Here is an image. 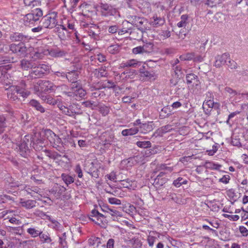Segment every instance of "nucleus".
Wrapping results in <instances>:
<instances>
[{
  "label": "nucleus",
  "mask_w": 248,
  "mask_h": 248,
  "mask_svg": "<svg viewBox=\"0 0 248 248\" xmlns=\"http://www.w3.org/2000/svg\"><path fill=\"white\" fill-rule=\"evenodd\" d=\"M157 77V75L153 71H141L140 78L143 80H155Z\"/></svg>",
  "instance_id": "obj_16"
},
{
  "label": "nucleus",
  "mask_w": 248,
  "mask_h": 248,
  "mask_svg": "<svg viewBox=\"0 0 248 248\" xmlns=\"http://www.w3.org/2000/svg\"><path fill=\"white\" fill-rule=\"evenodd\" d=\"M142 62H139L135 59H131L125 62L121 63L119 68H124L128 67H137L140 66Z\"/></svg>",
  "instance_id": "obj_15"
},
{
  "label": "nucleus",
  "mask_w": 248,
  "mask_h": 248,
  "mask_svg": "<svg viewBox=\"0 0 248 248\" xmlns=\"http://www.w3.org/2000/svg\"><path fill=\"white\" fill-rule=\"evenodd\" d=\"M139 22V25L137 27L141 32H145L150 30L149 27L148 26V22L144 18L142 17V20H140Z\"/></svg>",
  "instance_id": "obj_24"
},
{
  "label": "nucleus",
  "mask_w": 248,
  "mask_h": 248,
  "mask_svg": "<svg viewBox=\"0 0 248 248\" xmlns=\"http://www.w3.org/2000/svg\"><path fill=\"white\" fill-rule=\"evenodd\" d=\"M108 201L109 203L111 204L120 205L121 204V201L115 198H109Z\"/></svg>",
  "instance_id": "obj_57"
},
{
  "label": "nucleus",
  "mask_w": 248,
  "mask_h": 248,
  "mask_svg": "<svg viewBox=\"0 0 248 248\" xmlns=\"http://www.w3.org/2000/svg\"><path fill=\"white\" fill-rule=\"evenodd\" d=\"M99 111L103 116H106L109 112V108L102 104L98 105Z\"/></svg>",
  "instance_id": "obj_38"
},
{
  "label": "nucleus",
  "mask_w": 248,
  "mask_h": 248,
  "mask_svg": "<svg viewBox=\"0 0 248 248\" xmlns=\"http://www.w3.org/2000/svg\"><path fill=\"white\" fill-rule=\"evenodd\" d=\"M118 30V27L117 25L111 26L108 27V31L112 34L116 33Z\"/></svg>",
  "instance_id": "obj_61"
},
{
  "label": "nucleus",
  "mask_w": 248,
  "mask_h": 248,
  "mask_svg": "<svg viewBox=\"0 0 248 248\" xmlns=\"http://www.w3.org/2000/svg\"><path fill=\"white\" fill-rule=\"evenodd\" d=\"M230 54L228 53H224L221 55H218L215 58L214 66L219 68L223 65L226 64L227 61L229 59Z\"/></svg>",
  "instance_id": "obj_7"
},
{
  "label": "nucleus",
  "mask_w": 248,
  "mask_h": 248,
  "mask_svg": "<svg viewBox=\"0 0 248 248\" xmlns=\"http://www.w3.org/2000/svg\"><path fill=\"white\" fill-rule=\"evenodd\" d=\"M10 49L14 53H17L20 55L25 56L28 53V49L22 44H12L10 45Z\"/></svg>",
  "instance_id": "obj_5"
},
{
  "label": "nucleus",
  "mask_w": 248,
  "mask_h": 248,
  "mask_svg": "<svg viewBox=\"0 0 248 248\" xmlns=\"http://www.w3.org/2000/svg\"><path fill=\"white\" fill-rule=\"evenodd\" d=\"M88 33L89 36L92 39L95 40H99L100 39V36L99 34L98 33L95 32V31L91 29H89V30L88 31Z\"/></svg>",
  "instance_id": "obj_45"
},
{
  "label": "nucleus",
  "mask_w": 248,
  "mask_h": 248,
  "mask_svg": "<svg viewBox=\"0 0 248 248\" xmlns=\"http://www.w3.org/2000/svg\"><path fill=\"white\" fill-rule=\"evenodd\" d=\"M60 108L63 113L68 116H73L75 114V112L74 111L71 110L70 108H67L64 106H61Z\"/></svg>",
  "instance_id": "obj_34"
},
{
  "label": "nucleus",
  "mask_w": 248,
  "mask_h": 248,
  "mask_svg": "<svg viewBox=\"0 0 248 248\" xmlns=\"http://www.w3.org/2000/svg\"><path fill=\"white\" fill-rule=\"evenodd\" d=\"M229 96L230 97V100L231 102L232 100L233 99L235 96H236V97H238L239 98H243L244 97V94L237 93L235 91H234Z\"/></svg>",
  "instance_id": "obj_50"
},
{
  "label": "nucleus",
  "mask_w": 248,
  "mask_h": 248,
  "mask_svg": "<svg viewBox=\"0 0 248 248\" xmlns=\"http://www.w3.org/2000/svg\"><path fill=\"white\" fill-rule=\"evenodd\" d=\"M100 12L102 16H108L115 15L117 10L110 5L107 3H101L100 5Z\"/></svg>",
  "instance_id": "obj_4"
},
{
  "label": "nucleus",
  "mask_w": 248,
  "mask_h": 248,
  "mask_svg": "<svg viewBox=\"0 0 248 248\" xmlns=\"http://www.w3.org/2000/svg\"><path fill=\"white\" fill-rule=\"evenodd\" d=\"M134 159L138 163H143L144 156L140 155H137L134 157Z\"/></svg>",
  "instance_id": "obj_63"
},
{
  "label": "nucleus",
  "mask_w": 248,
  "mask_h": 248,
  "mask_svg": "<svg viewBox=\"0 0 248 248\" xmlns=\"http://www.w3.org/2000/svg\"><path fill=\"white\" fill-rule=\"evenodd\" d=\"M41 230L36 229L34 228H29L27 230V232L32 237H36L40 234Z\"/></svg>",
  "instance_id": "obj_32"
},
{
  "label": "nucleus",
  "mask_w": 248,
  "mask_h": 248,
  "mask_svg": "<svg viewBox=\"0 0 248 248\" xmlns=\"http://www.w3.org/2000/svg\"><path fill=\"white\" fill-rule=\"evenodd\" d=\"M105 179L114 182H116L117 178L116 172L113 171H111L109 174H108L105 176Z\"/></svg>",
  "instance_id": "obj_48"
},
{
  "label": "nucleus",
  "mask_w": 248,
  "mask_h": 248,
  "mask_svg": "<svg viewBox=\"0 0 248 248\" xmlns=\"http://www.w3.org/2000/svg\"><path fill=\"white\" fill-rule=\"evenodd\" d=\"M139 131L138 127H133L129 129H124L122 131V134L124 136H132L138 133Z\"/></svg>",
  "instance_id": "obj_23"
},
{
  "label": "nucleus",
  "mask_w": 248,
  "mask_h": 248,
  "mask_svg": "<svg viewBox=\"0 0 248 248\" xmlns=\"http://www.w3.org/2000/svg\"><path fill=\"white\" fill-rule=\"evenodd\" d=\"M136 144L139 147L144 148L150 147L151 146V143L149 141H139L137 142Z\"/></svg>",
  "instance_id": "obj_47"
},
{
  "label": "nucleus",
  "mask_w": 248,
  "mask_h": 248,
  "mask_svg": "<svg viewBox=\"0 0 248 248\" xmlns=\"http://www.w3.org/2000/svg\"><path fill=\"white\" fill-rule=\"evenodd\" d=\"M13 58L12 59H5L4 58H0V64H2L3 63H6L7 62H14Z\"/></svg>",
  "instance_id": "obj_64"
},
{
  "label": "nucleus",
  "mask_w": 248,
  "mask_h": 248,
  "mask_svg": "<svg viewBox=\"0 0 248 248\" xmlns=\"http://www.w3.org/2000/svg\"><path fill=\"white\" fill-rule=\"evenodd\" d=\"M30 105L38 111L43 113L45 112L44 108L40 105V104L35 100H31L30 102Z\"/></svg>",
  "instance_id": "obj_30"
},
{
  "label": "nucleus",
  "mask_w": 248,
  "mask_h": 248,
  "mask_svg": "<svg viewBox=\"0 0 248 248\" xmlns=\"http://www.w3.org/2000/svg\"><path fill=\"white\" fill-rule=\"evenodd\" d=\"M119 186L121 187L127 188L130 190H135L137 187V182L130 179L119 181Z\"/></svg>",
  "instance_id": "obj_9"
},
{
  "label": "nucleus",
  "mask_w": 248,
  "mask_h": 248,
  "mask_svg": "<svg viewBox=\"0 0 248 248\" xmlns=\"http://www.w3.org/2000/svg\"><path fill=\"white\" fill-rule=\"evenodd\" d=\"M128 22L130 23L132 25L137 27L140 23V20H142V17H140L137 16H130L128 18Z\"/></svg>",
  "instance_id": "obj_35"
},
{
  "label": "nucleus",
  "mask_w": 248,
  "mask_h": 248,
  "mask_svg": "<svg viewBox=\"0 0 248 248\" xmlns=\"http://www.w3.org/2000/svg\"><path fill=\"white\" fill-rule=\"evenodd\" d=\"M19 152L20 155L23 156H25L29 152V149L25 143H22L19 146Z\"/></svg>",
  "instance_id": "obj_33"
},
{
  "label": "nucleus",
  "mask_w": 248,
  "mask_h": 248,
  "mask_svg": "<svg viewBox=\"0 0 248 248\" xmlns=\"http://www.w3.org/2000/svg\"><path fill=\"white\" fill-rule=\"evenodd\" d=\"M186 82L188 84L192 86L195 89L198 90L200 87V82L197 76L193 74H189L186 77Z\"/></svg>",
  "instance_id": "obj_8"
},
{
  "label": "nucleus",
  "mask_w": 248,
  "mask_h": 248,
  "mask_svg": "<svg viewBox=\"0 0 248 248\" xmlns=\"http://www.w3.org/2000/svg\"><path fill=\"white\" fill-rule=\"evenodd\" d=\"M24 2L26 6L33 7L37 5L38 2L35 0H24Z\"/></svg>",
  "instance_id": "obj_51"
},
{
  "label": "nucleus",
  "mask_w": 248,
  "mask_h": 248,
  "mask_svg": "<svg viewBox=\"0 0 248 248\" xmlns=\"http://www.w3.org/2000/svg\"><path fill=\"white\" fill-rule=\"evenodd\" d=\"M141 46L143 48L144 53H149L153 50V44L151 42L146 43Z\"/></svg>",
  "instance_id": "obj_40"
},
{
  "label": "nucleus",
  "mask_w": 248,
  "mask_h": 248,
  "mask_svg": "<svg viewBox=\"0 0 248 248\" xmlns=\"http://www.w3.org/2000/svg\"><path fill=\"white\" fill-rule=\"evenodd\" d=\"M61 177L67 186L74 182V178L72 176L68 174L62 173L61 175Z\"/></svg>",
  "instance_id": "obj_31"
},
{
  "label": "nucleus",
  "mask_w": 248,
  "mask_h": 248,
  "mask_svg": "<svg viewBox=\"0 0 248 248\" xmlns=\"http://www.w3.org/2000/svg\"><path fill=\"white\" fill-rule=\"evenodd\" d=\"M25 86V84L22 82L19 86L12 85L8 88H6V90H8V97L13 100H16L18 99V94H19L23 97H27L29 96L30 93L26 90Z\"/></svg>",
  "instance_id": "obj_1"
},
{
  "label": "nucleus",
  "mask_w": 248,
  "mask_h": 248,
  "mask_svg": "<svg viewBox=\"0 0 248 248\" xmlns=\"http://www.w3.org/2000/svg\"><path fill=\"white\" fill-rule=\"evenodd\" d=\"M226 64L231 69H235L238 67V65L236 62L232 60L230 58V56L229 57V59L228 60Z\"/></svg>",
  "instance_id": "obj_43"
},
{
  "label": "nucleus",
  "mask_w": 248,
  "mask_h": 248,
  "mask_svg": "<svg viewBox=\"0 0 248 248\" xmlns=\"http://www.w3.org/2000/svg\"><path fill=\"white\" fill-rule=\"evenodd\" d=\"M10 39L13 42H26L30 39V37L21 33L14 32L10 35Z\"/></svg>",
  "instance_id": "obj_11"
},
{
  "label": "nucleus",
  "mask_w": 248,
  "mask_h": 248,
  "mask_svg": "<svg viewBox=\"0 0 248 248\" xmlns=\"http://www.w3.org/2000/svg\"><path fill=\"white\" fill-rule=\"evenodd\" d=\"M172 129V125H166L163 127L160 128L159 129V131L162 133H166L167 132H170Z\"/></svg>",
  "instance_id": "obj_52"
},
{
  "label": "nucleus",
  "mask_w": 248,
  "mask_h": 248,
  "mask_svg": "<svg viewBox=\"0 0 248 248\" xmlns=\"http://www.w3.org/2000/svg\"><path fill=\"white\" fill-rule=\"evenodd\" d=\"M187 181L184 180L182 178L179 177L173 181V184L177 187H180L182 184H186Z\"/></svg>",
  "instance_id": "obj_46"
},
{
  "label": "nucleus",
  "mask_w": 248,
  "mask_h": 248,
  "mask_svg": "<svg viewBox=\"0 0 248 248\" xmlns=\"http://www.w3.org/2000/svg\"><path fill=\"white\" fill-rule=\"evenodd\" d=\"M78 76V72L75 71L68 72L65 75V78L68 80V81L71 82L72 84L75 83H78L77 81Z\"/></svg>",
  "instance_id": "obj_18"
},
{
  "label": "nucleus",
  "mask_w": 248,
  "mask_h": 248,
  "mask_svg": "<svg viewBox=\"0 0 248 248\" xmlns=\"http://www.w3.org/2000/svg\"><path fill=\"white\" fill-rule=\"evenodd\" d=\"M41 241L43 243H50L52 241V239L49 236L48 233H43L42 231H41L40 234L39 235Z\"/></svg>",
  "instance_id": "obj_27"
},
{
  "label": "nucleus",
  "mask_w": 248,
  "mask_h": 248,
  "mask_svg": "<svg viewBox=\"0 0 248 248\" xmlns=\"http://www.w3.org/2000/svg\"><path fill=\"white\" fill-rule=\"evenodd\" d=\"M205 220L208 222L212 227L216 229H218L219 227L220 224L217 221L213 220L211 221L208 219H205Z\"/></svg>",
  "instance_id": "obj_60"
},
{
  "label": "nucleus",
  "mask_w": 248,
  "mask_h": 248,
  "mask_svg": "<svg viewBox=\"0 0 248 248\" xmlns=\"http://www.w3.org/2000/svg\"><path fill=\"white\" fill-rule=\"evenodd\" d=\"M39 85L41 88V92L54 91L56 88L53 83L48 80H39Z\"/></svg>",
  "instance_id": "obj_12"
},
{
  "label": "nucleus",
  "mask_w": 248,
  "mask_h": 248,
  "mask_svg": "<svg viewBox=\"0 0 248 248\" xmlns=\"http://www.w3.org/2000/svg\"><path fill=\"white\" fill-rule=\"evenodd\" d=\"M8 232L17 235H21L23 232L22 229L20 227H13L9 226L7 228Z\"/></svg>",
  "instance_id": "obj_29"
},
{
  "label": "nucleus",
  "mask_w": 248,
  "mask_h": 248,
  "mask_svg": "<svg viewBox=\"0 0 248 248\" xmlns=\"http://www.w3.org/2000/svg\"><path fill=\"white\" fill-rule=\"evenodd\" d=\"M188 16L187 15H183L181 16V20L178 22L177 26L179 28L186 27L188 24Z\"/></svg>",
  "instance_id": "obj_28"
},
{
  "label": "nucleus",
  "mask_w": 248,
  "mask_h": 248,
  "mask_svg": "<svg viewBox=\"0 0 248 248\" xmlns=\"http://www.w3.org/2000/svg\"><path fill=\"white\" fill-rule=\"evenodd\" d=\"M230 180V176L229 175H224L219 179V182L225 184L229 183Z\"/></svg>",
  "instance_id": "obj_56"
},
{
  "label": "nucleus",
  "mask_w": 248,
  "mask_h": 248,
  "mask_svg": "<svg viewBox=\"0 0 248 248\" xmlns=\"http://www.w3.org/2000/svg\"><path fill=\"white\" fill-rule=\"evenodd\" d=\"M21 189H23L28 194L31 195L33 197H35V194L41 193V189L36 186H21Z\"/></svg>",
  "instance_id": "obj_13"
},
{
  "label": "nucleus",
  "mask_w": 248,
  "mask_h": 248,
  "mask_svg": "<svg viewBox=\"0 0 248 248\" xmlns=\"http://www.w3.org/2000/svg\"><path fill=\"white\" fill-rule=\"evenodd\" d=\"M210 97V99L204 101L202 105V108H213L214 106V102L213 100H212L211 93H209Z\"/></svg>",
  "instance_id": "obj_37"
},
{
  "label": "nucleus",
  "mask_w": 248,
  "mask_h": 248,
  "mask_svg": "<svg viewBox=\"0 0 248 248\" xmlns=\"http://www.w3.org/2000/svg\"><path fill=\"white\" fill-rule=\"evenodd\" d=\"M71 90L77 97L83 98L86 94V91L82 88L79 83H75L72 84Z\"/></svg>",
  "instance_id": "obj_6"
},
{
  "label": "nucleus",
  "mask_w": 248,
  "mask_h": 248,
  "mask_svg": "<svg viewBox=\"0 0 248 248\" xmlns=\"http://www.w3.org/2000/svg\"><path fill=\"white\" fill-rule=\"evenodd\" d=\"M107 50L111 54H115L119 51V46L117 44L111 45L108 47Z\"/></svg>",
  "instance_id": "obj_42"
},
{
  "label": "nucleus",
  "mask_w": 248,
  "mask_h": 248,
  "mask_svg": "<svg viewBox=\"0 0 248 248\" xmlns=\"http://www.w3.org/2000/svg\"><path fill=\"white\" fill-rule=\"evenodd\" d=\"M44 54L46 55H49L54 57H59L62 56L63 54V52L58 49H44Z\"/></svg>",
  "instance_id": "obj_20"
},
{
  "label": "nucleus",
  "mask_w": 248,
  "mask_h": 248,
  "mask_svg": "<svg viewBox=\"0 0 248 248\" xmlns=\"http://www.w3.org/2000/svg\"><path fill=\"white\" fill-rule=\"evenodd\" d=\"M160 169L161 170H164L165 171L163 172H165V174H166L168 172H170L172 171L173 170V168L172 167H168L165 164H161L160 166Z\"/></svg>",
  "instance_id": "obj_55"
},
{
  "label": "nucleus",
  "mask_w": 248,
  "mask_h": 248,
  "mask_svg": "<svg viewBox=\"0 0 248 248\" xmlns=\"http://www.w3.org/2000/svg\"><path fill=\"white\" fill-rule=\"evenodd\" d=\"M239 231L243 236H247L248 235V230L245 227L243 226H240Z\"/></svg>",
  "instance_id": "obj_59"
},
{
  "label": "nucleus",
  "mask_w": 248,
  "mask_h": 248,
  "mask_svg": "<svg viewBox=\"0 0 248 248\" xmlns=\"http://www.w3.org/2000/svg\"><path fill=\"white\" fill-rule=\"evenodd\" d=\"M138 127L139 128V131L143 134L147 133L153 129L152 124L149 123L142 124Z\"/></svg>",
  "instance_id": "obj_19"
},
{
  "label": "nucleus",
  "mask_w": 248,
  "mask_h": 248,
  "mask_svg": "<svg viewBox=\"0 0 248 248\" xmlns=\"http://www.w3.org/2000/svg\"><path fill=\"white\" fill-rule=\"evenodd\" d=\"M33 70L31 72V75L32 78H36L41 77L43 76L42 71H41L39 67L35 63L34 66L32 68Z\"/></svg>",
  "instance_id": "obj_25"
},
{
  "label": "nucleus",
  "mask_w": 248,
  "mask_h": 248,
  "mask_svg": "<svg viewBox=\"0 0 248 248\" xmlns=\"http://www.w3.org/2000/svg\"><path fill=\"white\" fill-rule=\"evenodd\" d=\"M43 16V12L40 8H36L27 14L24 17L25 25L26 26L33 25L34 23L39 20Z\"/></svg>",
  "instance_id": "obj_3"
},
{
  "label": "nucleus",
  "mask_w": 248,
  "mask_h": 248,
  "mask_svg": "<svg viewBox=\"0 0 248 248\" xmlns=\"http://www.w3.org/2000/svg\"><path fill=\"white\" fill-rule=\"evenodd\" d=\"M155 232H150L147 238V241L149 246L153 247L155 242L156 241V237L154 236Z\"/></svg>",
  "instance_id": "obj_41"
},
{
  "label": "nucleus",
  "mask_w": 248,
  "mask_h": 248,
  "mask_svg": "<svg viewBox=\"0 0 248 248\" xmlns=\"http://www.w3.org/2000/svg\"><path fill=\"white\" fill-rule=\"evenodd\" d=\"M90 246H93V248H98L101 244V239L99 237H92L88 240Z\"/></svg>",
  "instance_id": "obj_26"
},
{
  "label": "nucleus",
  "mask_w": 248,
  "mask_h": 248,
  "mask_svg": "<svg viewBox=\"0 0 248 248\" xmlns=\"http://www.w3.org/2000/svg\"><path fill=\"white\" fill-rule=\"evenodd\" d=\"M91 220L95 222V224L104 227L107 223L106 217L103 215L98 216L94 218H91Z\"/></svg>",
  "instance_id": "obj_22"
},
{
  "label": "nucleus",
  "mask_w": 248,
  "mask_h": 248,
  "mask_svg": "<svg viewBox=\"0 0 248 248\" xmlns=\"http://www.w3.org/2000/svg\"><path fill=\"white\" fill-rule=\"evenodd\" d=\"M44 55H46L44 54V50H39L38 51L35 52L33 54V55L31 56V60L33 62L38 59H41L43 58Z\"/></svg>",
  "instance_id": "obj_36"
},
{
  "label": "nucleus",
  "mask_w": 248,
  "mask_h": 248,
  "mask_svg": "<svg viewBox=\"0 0 248 248\" xmlns=\"http://www.w3.org/2000/svg\"><path fill=\"white\" fill-rule=\"evenodd\" d=\"M132 52L135 54L144 53L143 48L141 46H139L133 48Z\"/></svg>",
  "instance_id": "obj_58"
},
{
  "label": "nucleus",
  "mask_w": 248,
  "mask_h": 248,
  "mask_svg": "<svg viewBox=\"0 0 248 248\" xmlns=\"http://www.w3.org/2000/svg\"><path fill=\"white\" fill-rule=\"evenodd\" d=\"M75 171L78 174V177L79 178H82V171L81 169V167L79 165H77L76 166L75 168Z\"/></svg>",
  "instance_id": "obj_62"
},
{
  "label": "nucleus",
  "mask_w": 248,
  "mask_h": 248,
  "mask_svg": "<svg viewBox=\"0 0 248 248\" xmlns=\"http://www.w3.org/2000/svg\"><path fill=\"white\" fill-rule=\"evenodd\" d=\"M57 13L52 12L44 16L40 22L44 29H52L57 24Z\"/></svg>",
  "instance_id": "obj_2"
},
{
  "label": "nucleus",
  "mask_w": 248,
  "mask_h": 248,
  "mask_svg": "<svg viewBox=\"0 0 248 248\" xmlns=\"http://www.w3.org/2000/svg\"><path fill=\"white\" fill-rule=\"evenodd\" d=\"M41 71H42L43 74L45 73V72L49 71V66L48 65L45 64H39L37 65Z\"/></svg>",
  "instance_id": "obj_54"
},
{
  "label": "nucleus",
  "mask_w": 248,
  "mask_h": 248,
  "mask_svg": "<svg viewBox=\"0 0 248 248\" xmlns=\"http://www.w3.org/2000/svg\"><path fill=\"white\" fill-rule=\"evenodd\" d=\"M161 39L164 40L170 36V32L168 30L162 31L159 33Z\"/></svg>",
  "instance_id": "obj_49"
},
{
  "label": "nucleus",
  "mask_w": 248,
  "mask_h": 248,
  "mask_svg": "<svg viewBox=\"0 0 248 248\" xmlns=\"http://www.w3.org/2000/svg\"><path fill=\"white\" fill-rule=\"evenodd\" d=\"M106 212L110 214L112 216L117 217L120 216V212L116 210L111 209L109 208H108Z\"/></svg>",
  "instance_id": "obj_53"
},
{
  "label": "nucleus",
  "mask_w": 248,
  "mask_h": 248,
  "mask_svg": "<svg viewBox=\"0 0 248 248\" xmlns=\"http://www.w3.org/2000/svg\"><path fill=\"white\" fill-rule=\"evenodd\" d=\"M165 23V19L163 17L154 16L151 18L150 24L154 27H158L163 25Z\"/></svg>",
  "instance_id": "obj_14"
},
{
  "label": "nucleus",
  "mask_w": 248,
  "mask_h": 248,
  "mask_svg": "<svg viewBox=\"0 0 248 248\" xmlns=\"http://www.w3.org/2000/svg\"><path fill=\"white\" fill-rule=\"evenodd\" d=\"M34 64L35 63L33 62L32 60L28 61L26 59H23L21 60L20 62L21 67L25 70L32 68L34 66Z\"/></svg>",
  "instance_id": "obj_21"
},
{
  "label": "nucleus",
  "mask_w": 248,
  "mask_h": 248,
  "mask_svg": "<svg viewBox=\"0 0 248 248\" xmlns=\"http://www.w3.org/2000/svg\"><path fill=\"white\" fill-rule=\"evenodd\" d=\"M46 135H50L51 137H54V142L57 143H60L61 142V139L57 136L53 132L50 130H47L46 131Z\"/></svg>",
  "instance_id": "obj_44"
},
{
  "label": "nucleus",
  "mask_w": 248,
  "mask_h": 248,
  "mask_svg": "<svg viewBox=\"0 0 248 248\" xmlns=\"http://www.w3.org/2000/svg\"><path fill=\"white\" fill-rule=\"evenodd\" d=\"M194 53H187L181 55L179 57L182 61H190L193 60Z\"/></svg>",
  "instance_id": "obj_39"
},
{
  "label": "nucleus",
  "mask_w": 248,
  "mask_h": 248,
  "mask_svg": "<svg viewBox=\"0 0 248 248\" xmlns=\"http://www.w3.org/2000/svg\"><path fill=\"white\" fill-rule=\"evenodd\" d=\"M36 202L32 200H25L20 198L19 202L17 205L20 206L27 210L32 209L36 206Z\"/></svg>",
  "instance_id": "obj_10"
},
{
  "label": "nucleus",
  "mask_w": 248,
  "mask_h": 248,
  "mask_svg": "<svg viewBox=\"0 0 248 248\" xmlns=\"http://www.w3.org/2000/svg\"><path fill=\"white\" fill-rule=\"evenodd\" d=\"M165 174V172L161 171L157 176L155 180V184L158 186H162L165 184L168 181L167 178L163 177Z\"/></svg>",
  "instance_id": "obj_17"
}]
</instances>
